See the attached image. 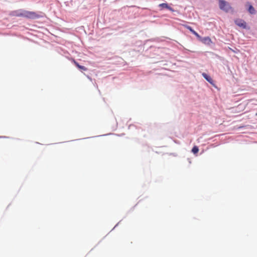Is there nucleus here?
Masks as SVG:
<instances>
[{
  "label": "nucleus",
  "instance_id": "f257e3e1",
  "mask_svg": "<svg viewBox=\"0 0 257 257\" xmlns=\"http://www.w3.org/2000/svg\"><path fill=\"white\" fill-rule=\"evenodd\" d=\"M13 15L17 17H22L29 19H36L40 17V16L34 12L24 10H18L13 12Z\"/></svg>",
  "mask_w": 257,
  "mask_h": 257
},
{
  "label": "nucleus",
  "instance_id": "f03ea898",
  "mask_svg": "<svg viewBox=\"0 0 257 257\" xmlns=\"http://www.w3.org/2000/svg\"><path fill=\"white\" fill-rule=\"evenodd\" d=\"M219 8L226 12H228L231 9L229 4L224 0H219Z\"/></svg>",
  "mask_w": 257,
  "mask_h": 257
},
{
  "label": "nucleus",
  "instance_id": "7ed1b4c3",
  "mask_svg": "<svg viewBox=\"0 0 257 257\" xmlns=\"http://www.w3.org/2000/svg\"><path fill=\"white\" fill-rule=\"evenodd\" d=\"M235 23L236 25L243 28H246V23L244 21L241 19H237L235 20Z\"/></svg>",
  "mask_w": 257,
  "mask_h": 257
},
{
  "label": "nucleus",
  "instance_id": "20e7f679",
  "mask_svg": "<svg viewBox=\"0 0 257 257\" xmlns=\"http://www.w3.org/2000/svg\"><path fill=\"white\" fill-rule=\"evenodd\" d=\"M183 26L188 29L193 34H194L198 39H201L200 36L194 30H193L192 28L188 25H183Z\"/></svg>",
  "mask_w": 257,
  "mask_h": 257
},
{
  "label": "nucleus",
  "instance_id": "39448f33",
  "mask_svg": "<svg viewBox=\"0 0 257 257\" xmlns=\"http://www.w3.org/2000/svg\"><path fill=\"white\" fill-rule=\"evenodd\" d=\"M202 42L205 44H210L211 43V39L208 37H204V38H201V39H199Z\"/></svg>",
  "mask_w": 257,
  "mask_h": 257
},
{
  "label": "nucleus",
  "instance_id": "423d86ee",
  "mask_svg": "<svg viewBox=\"0 0 257 257\" xmlns=\"http://www.w3.org/2000/svg\"><path fill=\"white\" fill-rule=\"evenodd\" d=\"M160 7H161L162 8H165V9H168L169 10L172 11V12H174V10L171 8L170 7L167 3H162V4H161L159 5V6Z\"/></svg>",
  "mask_w": 257,
  "mask_h": 257
},
{
  "label": "nucleus",
  "instance_id": "0eeeda50",
  "mask_svg": "<svg viewBox=\"0 0 257 257\" xmlns=\"http://www.w3.org/2000/svg\"><path fill=\"white\" fill-rule=\"evenodd\" d=\"M73 63L75 65V66L80 70H82L83 71H86L87 70V68L83 66L80 65L78 62H77L75 60H73Z\"/></svg>",
  "mask_w": 257,
  "mask_h": 257
},
{
  "label": "nucleus",
  "instance_id": "6e6552de",
  "mask_svg": "<svg viewBox=\"0 0 257 257\" xmlns=\"http://www.w3.org/2000/svg\"><path fill=\"white\" fill-rule=\"evenodd\" d=\"M202 76H203V77L208 82H209L211 84H212L213 83V80L209 76H208L207 74L205 73H202Z\"/></svg>",
  "mask_w": 257,
  "mask_h": 257
},
{
  "label": "nucleus",
  "instance_id": "1a4fd4ad",
  "mask_svg": "<svg viewBox=\"0 0 257 257\" xmlns=\"http://www.w3.org/2000/svg\"><path fill=\"white\" fill-rule=\"evenodd\" d=\"M248 10V12L251 14H253L255 13V10L251 5H249Z\"/></svg>",
  "mask_w": 257,
  "mask_h": 257
},
{
  "label": "nucleus",
  "instance_id": "9d476101",
  "mask_svg": "<svg viewBox=\"0 0 257 257\" xmlns=\"http://www.w3.org/2000/svg\"><path fill=\"white\" fill-rule=\"evenodd\" d=\"M199 151V149H198V148L197 147V146H194L192 149V152L194 153V154H196V153H197Z\"/></svg>",
  "mask_w": 257,
  "mask_h": 257
}]
</instances>
